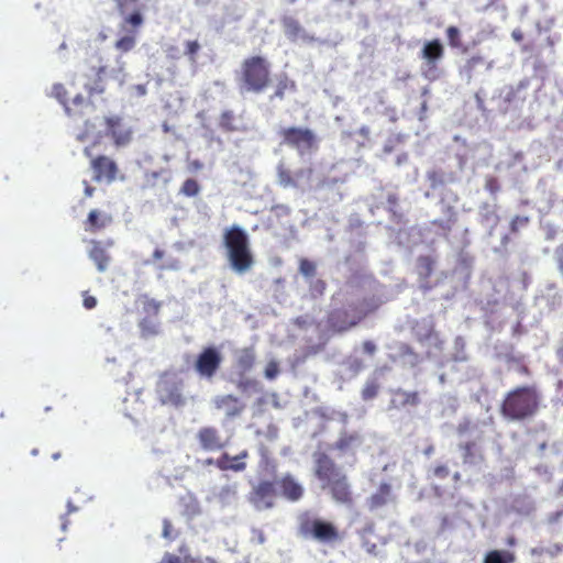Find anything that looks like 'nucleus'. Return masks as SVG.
Here are the masks:
<instances>
[{
  "label": "nucleus",
  "instance_id": "obj_64",
  "mask_svg": "<svg viewBox=\"0 0 563 563\" xmlns=\"http://www.w3.org/2000/svg\"><path fill=\"white\" fill-rule=\"evenodd\" d=\"M95 192V188L91 187L90 185L86 184V188H85V195L87 197H91Z\"/></svg>",
  "mask_w": 563,
  "mask_h": 563
},
{
  "label": "nucleus",
  "instance_id": "obj_59",
  "mask_svg": "<svg viewBox=\"0 0 563 563\" xmlns=\"http://www.w3.org/2000/svg\"><path fill=\"white\" fill-rule=\"evenodd\" d=\"M187 562H190V563H217L213 559L211 558H194L191 555H187Z\"/></svg>",
  "mask_w": 563,
  "mask_h": 563
},
{
  "label": "nucleus",
  "instance_id": "obj_50",
  "mask_svg": "<svg viewBox=\"0 0 563 563\" xmlns=\"http://www.w3.org/2000/svg\"><path fill=\"white\" fill-rule=\"evenodd\" d=\"M279 373L278 364L275 361H271L267 363L265 367V377L268 379H274Z\"/></svg>",
  "mask_w": 563,
  "mask_h": 563
},
{
  "label": "nucleus",
  "instance_id": "obj_7",
  "mask_svg": "<svg viewBox=\"0 0 563 563\" xmlns=\"http://www.w3.org/2000/svg\"><path fill=\"white\" fill-rule=\"evenodd\" d=\"M280 145L295 150L299 156L310 155L319 150V139L306 126H284L278 130Z\"/></svg>",
  "mask_w": 563,
  "mask_h": 563
},
{
  "label": "nucleus",
  "instance_id": "obj_18",
  "mask_svg": "<svg viewBox=\"0 0 563 563\" xmlns=\"http://www.w3.org/2000/svg\"><path fill=\"white\" fill-rule=\"evenodd\" d=\"M464 465H478L484 463L485 455L481 445L476 441H466L459 444Z\"/></svg>",
  "mask_w": 563,
  "mask_h": 563
},
{
  "label": "nucleus",
  "instance_id": "obj_33",
  "mask_svg": "<svg viewBox=\"0 0 563 563\" xmlns=\"http://www.w3.org/2000/svg\"><path fill=\"white\" fill-rule=\"evenodd\" d=\"M448 211L450 216L448 217L446 220L435 219L431 222L433 227H437L439 230L443 231L445 235H448L452 231L457 220L456 212L452 207H449Z\"/></svg>",
  "mask_w": 563,
  "mask_h": 563
},
{
  "label": "nucleus",
  "instance_id": "obj_36",
  "mask_svg": "<svg viewBox=\"0 0 563 563\" xmlns=\"http://www.w3.org/2000/svg\"><path fill=\"white\" fill-rule=\"evenodd\" d=\"M357 442H360V435L357 433H343L334 443V449L341 452H345Z\"/></svg>",
  "mask_w": 563,
  "mask_h": 563
},
{
  "label": "nucleus",
  "instance_id": "obj_41",
  "mask_svg": "<svg viewBox=\"0 0 563 563\" xmlns=\"http://www.w3.org/2000/svg\"><path fill=\"white\" fill-rule=\"evenodd\" d=\"M200 48H201V45L199 44V42L197 40L186 41L184 53L191 63H196L197 55H198Z\"/></svg>",
  "mask_w": 563,
  "mask_h": 563
},
{
  "label": "nucleus",
  "instance_id": "obj_60",
  "mask_svg": "<svg viewBox=\"0 0 563 563\" xmlns=\"http://www.w3.org/2000/svg\"><path fill=\"white\" fill-rule=\"evenodd\" d=\"M429 180L432 183V186H435L437 184H442L443 180L441 178V174L439 172H431L428 175Z\"/></svg>",
  "mask_w": 563,
  "mask_h": 563
},
{
  "label": "nucleus",
  "instance_id": "obj_55",
  "mask_svg": "<svg viewBox=\"0 0 563 563\" xmlns=\"http://www.w3.org/2000/svg\"><path fill=\"white\" fill-rule=\"evenodd\" d=\"M555 258L558 264V269L563 277V246H560L555 251Z\"/></svg>",
  "mask_w": 563,
  "mask_h": 563
},
{
  "label": "nucleus",
  "instance_id": "obj_44",
  "mask_svg": "<svg viewBox=\"0 0 563 563\" xmlns=\"http://www.w3.org/2000/svg\"><path fill=\"white\" fill-rule=\"evenodd\" d=\"M52 95L65 108V103L68 102V100H67L68 92H67V89L65 88V86L63 84H55L52 88Z\"/></svg>",
  "mask_w": 563,
  "mask_h": 563
},
{
  "label": "nucleus",
  "instance_id": "obj_19",
  "mask_svg": "<svg viewBox=\"0 0 563 563\" xmlns=\"http://www.w3.org/2000/svg\"><path fill=\"white\" fill-rule=\"evenodd\" d=\"M112 216L108 212L92 209L85 221V230L90 233L99 232L112 223Z\"/></svg>",
  "mask_w": 563,
  "mask_h": 563
},
{
  "label": "nucleus",
  "instance_id": "obj_63",
  "mask_svg": "<svg viewBox=\"0 0 563 563\" xmlns=\"http://www.w3.org/2000/svg\"><path fill=\"white\" fill-rule=\"evenodd\" d=\"M164 255H165V253L161 249H155L154 252H153V258L155 261L162 260L164 257Z\"/></svg>",
  "mask_w": 563,
  "mask_h": 563
},
{
  "label": "nucleus",
  "instance_id": "obj_29",
  "mask_svg": "<svg viewBox=\"0 0 563 563\" xmlns=\"http://www.w3.org/2000/svg\"><path fill=\"white\" fill-rule=\"evenodd\" d=\"M516 555L507 550H492L488 551L484 558L483 563H514Z\"/></svg>",
  "mask_w": 563,
  "mask_h": 563
},
{
  "label": "nucleus",
  "instance_id": "obj_13",
  "mask_svg": "<svg viewBox=\"0 0 563 563\" xmlns=\"http://www.w3.org/2000/svg\"><path fill=\"white\" fill-rule=\"evenodd\" d=\"M90 166L93 170V179L96 181L104 180L107 183H112L115 180L119 172L117 163L106 155L93 157L90 162Z\"/></svg>",
  "mask_w": 563,
  "mask_h": 563
},
{
  "label": "nucleus",
  "instance_id": "obj_53",
  "mask_svg": "<svg viewBox=\"0 0 563 563\" xmlns=\"http://www.w3.org/2000/svg\"><path fill=\"white\" fill-rule=\"evenodd\" d=\"M82 305L86 309L91 310L97 306V299L93 296L88 295L87 291H85Z\"/></svg>",
  "mask_w": 563,
  "mask_h": 563
},
{
  "label": "nucleus",
  "instance_id": "obj_52",
  "mask_svg": "<svg viewBox=\"0 0 563 563\" xmlns=\"http://www.w3.org/2000/svg\"><path fill=\"white\" fill-rule=\"evenodd\" d=\"M485 188L492 194L497 192L499 190V183L497 178L488 177L485 183Z\"/></svg>",
  "mask_w": 563,
  "mask_h": 563
},
{
  "label": "nucleus",
  "instance_id": "obj_40",
  "mask_svg": "<svg viewBox=\"0 0 563 563\" xmlns=\"http://www.w3.org/2000/svg\"><path fill=\"white\" fill-rule=\"evenodd\" d=\"M200 186L196 179H186L180 188V192L187 197H195L199 194Z\"/></svg>",
  "mask_w": 563,
  "mask_h": 563
},
{
  "label": "nucleus",
  "instance_id": "obj_17",
  "mask_svg": "<svg viewBox=\"0 0 563 563\" xmlns=\"http://www.w3.org/2000/svg\"><path fill=\"white\" fill-rule=\"evenodd\" d=\"M312 175V168H301L296 173H292L289 168L284 165L277 167V178L280 186L284 188H296L298 187V180L300 178H310Z\"/></svg>",
  "mask_w": 563,
  "mask_h": 563
},
{
  "label": "nucleus",
  "instance_id": "obj_51",
  "mask_svg": "<svg viewBox=\"0 0 563 563\" xmlns=\"http://www.w3.org/2000/svg\"><path fill=\"white\" fill-rule=\"evenodd\" d=\"M327 283L323 279H316L311 283L310 289L312 294L322 296L325 291Z\"/></svg>",
  "mask_w": 563,
  "mask_h": 563
},
{
  "label": "nucleus",
  "instance_id": "obj_16",
  "mask_svg": "<svg viewBox=\"0 0 563 563\" xmlns=\"http://www.w3.org/2000/svg\"><path fill=\"white\" fill-rule=\"evenodd\" d=\"M197 440L205 451H220L225 446V442L216 427H202L197 432Z\"/></svg>",
  "mask_w": 563,
  "mask_h": 563
},
{
  "label": "nucleus",
  "instance_id": "obj_56",
  "mask_svg": "<svg viewBox=\"0 0 563 563\" xmlns=\"http://www.w3.org/2000/svg\"><path fill=\"white\" fill-rule=\"evenodd\" d=\"M472 423L468 420H465L457 424L456 432L459 435H464L471 430Z\"/></svg>",
  "mask_w": 563,
  "mask_h": 563
},
{
  "label": "nucleus",
  "instance_id": "obj_8",
  "mask_svg": "<svg viewBox=\"0 0 563 563\" xmlns=\"http://www.w3.org/2000/svg\"><path fill=\"white\" fill-rule=\"evenodd\" d=\"M299 532L322 543H334L341 539L338 528L332 522L308 516L300 518Z\"/></svg>",
  "mask_w": 563,
  "mask_h": 563
},
{
  "label": "nucleus",
  "instance_id": "obj_45",
  "mask_svg": "<svg viewBox=\"0 0 563 563\" xmlns=\"http://www.w3.org/2000/svg\"><path fill=\"white\" fill-rule=\"evenodd\" d=\"M299 272L306 276H313L316 273V264L307 258H301L299 262Z\"/></svg>",
  "mask_w": 563,
  "mask_h": 563
},
{
  "label": "nucleus",
  "instance_id": "obj_9",
  "mask_svg": "<svg viewBox=\"0 0 563 563\" xmlns=\"http://www.w3.org/2000/svg\"><path fill=\"white\" fill-rule=\"evenodd\" d=\"M444 46L439 38L424 42L419 57L422 59V75L429 80H437L440 77L439 64L444 57Z\"/></svg>",
  "mask_w": 563,
  "mask_h": 563
},
{
  "label": "nucleus",
  "instance_id": "obj_21",
  "mask_svg": "<svg viewBox=\"0 0 563 563\" xmlns=\"http://www.w3.org/2000/svg\"><path fill=\"white\" fill-rule=\"evenodd\" d=\"M247 451H242L239 455L231 457L228 453H223L219 459L214 461L216 466L221 471H234V472H242L246 468V464L244 462H241L239 464H232V461L236 460H243L247 457ZM208 464H212L213 460L208 459Z\"/></svg>",
  "mask_w": 563,
  "mask_h": 563
},
{
  "label": "nucleus",
  "instance_id": "obj_12",
  "mask_svg": "<svg viewBox=\"0 0 563 563\" xmlns=\"http://www.w3.org/2000/svg\"><path fill=\"white\" fill-rule=\"evenodd\" d=\"M102 122L106 125V132L103 134L111 136L117 146H124L131 142L132 131L124 128L121 117H103Z\"/></svg>",
  "mask_w": 563,
  "mask_h": 563
},
{
  "label": "nucleus",
  "instance_id": "obj_3",
  "mask_svg": "<svg viewBox=\"0 0 563 563\" xmlns=\"http://www.w3.org/2000/svg\"><path fill=\"white\" fill-rule=\"evenodd\" d=\"M379 302L374 298H363L347 307L334 308L327 316V328L332 333L342 334L357 327L371 313L375 312Z\"/></svg>",
  "mask_w": 563,
  "mask_h": 563
},
{
  "label": "nucleus",
  "instance_id": "obj_24",
  "mask_svg": "<svg viewBox=\"0 0 563 563\" xmlns=\"http://www.w3.org/2000/svg\"><path fill=\"white\" fill-rule=\"evenodd\" d=\"M107 67L99 66L92 79L85 82V89L90 97L101 95L106 91L107 86Z\"/></svg>",
  "mask_w": 563,
  "mask_h": 563
},
{
  "label": "nucleus",
  "instance_id": "obj_49",
  "mask_svg": "<svg viewBox=\"0 0 563 563\" xmlns=\"http://www.w3.org/2000/svg\"><path fill=\"white\" fill-rule=\"evenodd\" d=\"M158 563H190L187 562V555L180 558L174 553L166 552Z\"/></svg>",
  "mask_w": 563,
  "mask_h": 563
},
{
  "label": "nucleus",
  "instance_id": "obj_27",
  "mask_svg": "<svg viewBox=\"0 0 563 563\" xmlns=\"http://www.w3.org/2000/svg\"><path fill=\"white\" fill-rule=\"evenodd\" d=\"M296 90V82L287 74H280L277 77L274 92L269 96V100H283L287 92H295Z\"/></svg>",
  "mask_w": 563,
  "mask_h": 563
},
{
  "label": "nucleus",
  "instance_id": "obj_10",
  "mask_svg": "<svg viewBox=\"0 0 563 563\" xmlns=\"http://www.w3.org/2000/svg\"><path fill=\"white\" fill-rule=\"evenodd\" d=\"M278 490L275 481L262 479L252 486L247 501L258 511L269 510L276 506Z\"/></svg>",
  "mask_w": 563,
  "mask_h": 563
},
{
  "label": "nucleus",
  "instance_id": "obj_11",
  "mask_svg": "<svg viewBox=\"0 0 563 563\" xmlns=\"http://www.w3.org/2000/svg\"><path fill=\"white\" fill-rule=\"evenodd\" d=\"M221 364L222 355L220 351L214 346H207L197 355L194 367L200 377L212 379Z\"/></svg>",
  "mask_w": 563,
  "mask_h": 563
},
{
  "label": "nucleus",
  "instance_id": "obj_42",
  "mask_svg": "<svg viewBox=\"0 0 563 563\" xmlns=\"http://www.w3.org/2000/svg\"><path fill=\"white\" fill-rule=\"evenodd\" d=\"M257 387L258 382L256 379L249 378L245 375H240V378L236 382V388L242 393H246L249 390H256Z\"/></svg>",
  "mask_w": 563,
  "mask_h": 563
},
{
  "label": "nucleus",
  "instance_id": "obj_26",
  "mask_svg": "<svg viewBox=\"0 0 563 563\" xmlns=\"http://www.w3.org/2000/svg\"><path fill=\"white\" fill-rule=\"evenodd\" d=\"M391 499V485L380 483L377 490L367 499L369 510H376L384 507Z\"/></svg>",
  "mask_w": 563,
  "mask_h": 563
},
{
  "label": "nucleus",
  "instance_id": "obj_22",
  "mask_svg": "<svg viewBox=\"0 0 563 563\" xmlns=\"http://www.w3.org/2000/svg\"><path fill=\"white\" fill-rule=\"evenodd\" d=\"M256 353L253 346L243 347L236 353L235 367L240 375H246L255 365Z\"/></svg>",
  "mask_w": 563,
  "mask_h": 563
},
{
  "label": "nucleus",
  "instance_id": "obj_43",
  "mask_svg": "<svg viewBox=\"0 0 563 563\" xmlns=\"http://www.w3.org/2000/svg\"><path fill=\"white\" fill-rule=\"evenodd\" d=\"M450 475V468L444 463H439L430 470V475L437 479H445Z\"/></svg>",
  "mask_w": 563,
  "mask_h": 563
},
{
  "label": "nucleus",
  "instance_id": "obj_1",
  "mask_svg": "<svg viewBox=\"0 0 563 563\" xmlns=\"http://www.w3.org/2000/svg\"><path fill=\"white\" fill-rule=\"evenodd\" d=\"M313 473L331 499L343 506L354 504V493L349 476L335 461L324 452L313 454Z\"/></svg>",
  "mask_w": 563,
  "mask_h": 563
},
{
  "label": "nucleus",
  "instance_id": "obj_4",
  "mask_svg": "<svg viewBox=\"0 0 563 563\" xmlns=\"http://www.w3.org/2000/svg\"><path fill=\"white\" fill-rule=\"evenodd\" d=\"M272 82L271 63L260 55L243 59L239 73V85L243 92L262 93Z\"/></svg>",
  "mask_w": 563,
  "mask_h": 563
},
{
  "label": "nucleus",
  "instance_id": "obj_5",
  "mask_svg": "<svg viewBox=\"0 0 563 563\" xmlns=\"http://www.w3.org/2000/svg\"><path fill=\"white\" fill-rule=\"evenodd\" d=\"M223 242L232 269L238 274L249 272L254 265V257L246 232L238 225H232L225 230Z\"/></svg>",
  "mask_w": 563,
  "mask_h": 563
},
{
  "label": "nucleus",
  "instance_id": "obj_20",
  "mask_svg": "<svg viewBox=\"0 0 563 563\" xmlns=\"http://www.w3.org/2000/svg\"><path fill=\"white\" fill-rule=\"evenodd\" d=\"M93 102L85 99L80 93L76 95L69 102L65 103V112L70 118H81L93 110Z\"/></svg>",
  "mask_w": 563,
  "mask_h": 563
},
{
  "label": "nucleus",
  "instance_id": "obj_15",
  "mask_svg": "<svg viewBox=\"0 0 563 563\" xmlns=\"http://www.w3.org/2000/svg\"><path fill=\"white\" fill-rule=\"evenodd\" d=\"M275 483L277 489H280V495L287 500L295 503L302 498L305 489L294 475L287 473L275 479Z\"/></svg>",
  "mask_w": 563,
  "mask_h": 563
},
{
  "label": "nucleus",
  "instance_id": "obj_46",
  "mask_svg": "<svg viewBox=\"0 0 563 563\" xmlns=\"http://www.w3.org/2000/svg\"><path fill=\"white\" fill-rule=\"evenodd\" d=\"M161 309V303L154 299L145 298L143 300V310L151 316H157Z\"/></svg>",
  "mask_w": 563,
  "mask_h": 563
},
{
  "label": "nucleus",
  "instance_id": "obj_61",
  "mask_svg": "<svg viewBox=\"0 0 563 563\" xmlns=\"http://www.w3.org/2000/svg\"><path fill=\"white\" fill-rule=\"evenodd\" d=\"M163 174V170H155V172H150V173H146L145 177H146V180L150 181V183H154L157 178H159Z\"/></svg>",
  "mask_w": 563,
  "mask_h": 563
},
{
  "label": "nucleus",
  "instance_id": "obj_2",
  "mask_svg": "<svg viewBox=\"0 0 563 563\" xmlns=\"http://www.w3.org/2000/svg\"><path fill=\"white\" fill-rule=\"evenodd\" d=\"M542 407V395L536 385L517 386L504 395L499 413L508 422L532 420Z\"/></svg>",
  "mask_w": 563,
  "mask_h": 563
},
{
  "label": "nucleus",
  "instance_id": "obj_28",
  "mask_svg": "<svg viewBox=\"0 0 563 563\" xmlns=\"http://www.w3.org/2000/svg\"><path fill=\"white\" fill-rule=\"evenodd\" d=\"M89 257L93 261L99 272H104L110 263V255L99 241H91Z\"/></svg>",
  "mask_w": 563,
  "mask_h": 563
},
{
  "label": "nucleus",
  "instance_id": "obj_6",
  "mask_svg": "<svg viewBox=\"0 0 563 563\" xmlns=\"http://www.w3.org/2000/svg\"><path fill=\"white\" fill-rule=\"evenodd\" d=\"M137 1L139 0H114L115 8L122 16L119 27L121 32H124V34L115 41L114 47L122 53H128L135 47L139 31L145 21L141 8L134 9L130 13L126 12L129 4Z\"/></svg>",
  "mask_w": 563,
  "mask_h": 563
},
{
  "label": "nucleus",
  "instance_id": "obj_35",
  "mask_svg": "<svg viewBox=\"0 0 563 563\" xmlns=\"http://www.w3.org/2000/svg\"><path fill=\"white\" fill-rule=\"evenodd\" d=\"M354 136H360V140H356L357 146L364 147L369 142L371 130L368 126L363 125L355 132L349 131L343 133V137L346 140H353Z\"/></svg>",
  "mask_w": 563,
  "mask_h": 563
},
{
  "label": "nucleus",
  "instance_id": "obj_57",
  "mask_svg": "<svg viewBox=\"0 0 563 563\" xmlns=\"http://www.w3.org/2000/svg\"><path fill=\"white\" fill-rule=\"evenodd\" d=\"M173 526L168 519H164L163 521V537L166 539H172Z\"/></svg>",
  "mask_w": 563,
  "mask_h": 563
},
{
  "label": "nucleus",
  "instance_id": "obj_37",
  "mask_svg": "<svg viewBox=\"0 0 563 563\" xmlns=\"http://www.w3.org/2000/svg\"><path fill=\"white\" fill-rule=\"evenodd\" d=\"M219 126L225 132H234L238 130L235 115L232 110H225L220 114Z\"/></svg>",
  "mask_w": 563,
  "mask_h": 563
},
{
  "label": "nucleus",
  "instance_id": "obj_31",
  "mask_svg": "<svg viewBox=\"0 0 563 563\" xmlns=\"http://www.w3.org/2000/svg\"><path fill=\"white\" fill-rule=\"evenodd\" d=\"M448 43L451 48L459 49L461 53L467 52V46L462 42V34L457 26L450 25L446 31Z\"/></svg>",
  "mask_w": 563,
  "mask_h": 563
},
{
  "label": "nucleus",
  "instance_id": "obj_58",
  "mask_svg": "<svg viewBox=\"0 0 563 563\" xmlns=\"http://www.w3.org/2000/svg\"><path fill=\"white\" fill-rule=\"evenodd\" d=\"M555 357L559 365L563 368V339L559 342L555 347Z\"/></svg>",
  "mask_w": 563,
  "mask_h": 563
},
{
  "label": "nucleus",
  "instance_id": "obj_38",
  "mask_svg": "<svg viewBox=\"0 0 563 563\" xmlns=\"http://www.w3.org/2000/svg\"><path fill=\"white\" fill-rule=\"evenodd\" d=\"M163 402L165 404H172L174 406H180L184 404V397L176 386H172L170 388L166 389L164 396H163Z\"/></svg>",
  "mask_w": 563,
  "mask_h": 563
},
{
  "label": "nucleus",
  "instance_id": "obj_54",
  "mask_svg": "<svg viewBox=\"0 0 563 563\" xmlns=\"http://www.w3.org/2000/svg\"><path fill=\"white\" fill-rule=\"evenodd\" d=\"M362 347H363L364 353H366L367 355H371V356L374 355L377 351L376 344L371 340L364 341L362 344Z\"/></svg>",
  "mask_w": 563,
  "mask_h": 563
},
{
  "label": "nucleus",
  "instance_id": "obj_32",
  "mask_svg": "<svg viewBox=\"0 0 563 563\" xmlns=\"http://www.w3.org/2000/svg\"><path fill=\"white\" fill-rule=\"evenodd\" d=\"M486 64V60L481 55H474L467 58L461 68V75L465 76L468 80L472 79L476 68L481 65Z\"/></svg>",
  "mask_w": 563,
  "mask_h": 563
},
{
  "label": "nucleus",
  "instance_id": "obj_30",
  "mask_svg": "<svg viewBox=\"0 0 563 563\" xmlns=\"http://www.w3.org/2000/svg\"><path fill=\"white\" fill-rule=\"evenodd\" d=\"M435 260L430 255H420L417 258V272L423 279L431 277L434 271Z\"/></svg>",
  "mask_w": 563,
  "mask_h": 563
},
{
  "label": "nucleus",
  "instance_id": "obj_34",
  "mask_svg": "<svg viewBox=\"0 0 563 563\" xmlns=\"http://www.w3.org/2000/svg\"><path fill=\"white\" fill-rule=\"evenodd\" d=\"M282 23L286 36L290 40H296L302 31L300 23L291 16L284 18Z\"/></svg>",
  "mask_w": 563,
  "mask_h": 563
},
{
  "label": "nucleus",
  "instance_id": "obj_48",
  "mask_svg": "<svg viewBox=\"0 0 563 563\" xmlns=\"http://www.w3.org/2000/svg\"><path fill=\"white\" fill-rule=\"evenodd\" d=\"M140 328L142 330V334L146 335V336L157 333L156 325L154 324V322L151 319H147V318L143 319L140 322Z\"/></svg>",
  "mask_w": 563,
  "mask_h": 563
},
{
  "label": "nucleus",
  "instance_id": "obj_39",
  "mask_svg": "<svg viewBox=\"0 0 563 563\" xmlns=\"http://www.w3.org/2000/svg\"><path fill=\"white\" fill-rule=\"evenodd\" d=\"M379 391V384L375 380H367L362 389V399L365 401L374 399Z\"/></svg>",
  "mask_w": 563,
  "mask_h": 563
},
{
  "label": "nucleus",
  "instance_id": "obj_47",
  "mask_svg": "<svg viewBox=\"0 0 563 563\" xmlns=\"http://www.w3.org/2000/svg\"><path fill=\"white\" fill-rule=\"evenodd\" d=\"M529 218L525 216H516L510 222V232L518 233L520 229L527 227Z\"/></svg>",
  "mask_w": 563,
  "mask_h": 563
},
{
  "label": "nucleus",
  "instance_id": "obj_23",
  "mask_svg": "<svg viewBox=\"0 0 563 563\" xmlns=\"http://www.w3.org/2000/svg\"><path fill=\"white\" fill-rule=\"evenodd\" d=\"M391 406L394 408L416 407L420 404L418 391H407L398 388L393 391Z\"/></svg>",
  "mask_w": 563,
  "mask_h": 563
},
{
  "label": "nucleus",
  "instance_id": "obj_14",
  "mask_svg": "<svg viewBox=\"0 0 563 563\" xmlns=\"http://www.w3.org/2000/svg\"><path fill=\"white\" fill-rule=\"evenodd\" d=\"M214 408L223 411L228 419H234L245 410V404L234 395H219L212 400Z\"/></svg>",
  "mask_w": 563,
  "mask_h": 563
},
{
  "label": "nucleus",
  "instance_id": "obj_62",
  "mask_svg": "<svg viewBox=\"0 0 563 563\" xmlns=\"http://www.w3.org/2000/svg\"><path fill=\"white\" fill-rule=\"evenodd\" d=\"M511 36L516 42H521L523 40V34L520 30L512 31Z\"/></svg>",
  "mask_w": 563,
  "mask_h": 563
},
{
  "label": "nucleus",
  "instance_id": "obj_25",
  "mask_svg": "<svg viewBox=\"0 0 563 563\" xmlns=\"http://www.w3.org/2000/svg\"><path fill=\"white\" fill-rule=\"evenodd\" d=\"M102 122V118L96 117L92 121L86 120L82 130L78 133L77 139L81 142L93 139L95 143H99L104 136L103 132L98 129Z\"/></svg>",
  "mask_w": 563,
  "mask_h": 563
}]
</instances>
